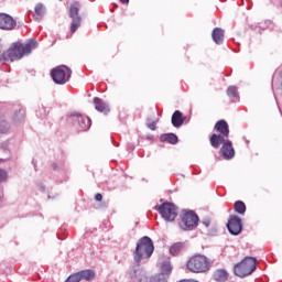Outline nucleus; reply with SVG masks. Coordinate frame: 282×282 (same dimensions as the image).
Masks as SVG:
<instances>
[{
  "label": "nucleus",
  "instance_id": "obj_1",
  "mask_svg": "<svg viewBox=\"0 0 282 282\" xmlns=\"http://www.w3.org/2000/svg\"><path fill=\"white\" fill-rule=\"evenodd\" d=\"M39 47V42L36 40H30L29 43H13L11 47L2 54V57L6 61H21L24 54H31L32 50H36Z\"/></svg>",
  "mask_w": 282,
  "mask_h": 282
},
{
  "label": "nucleus",
  "instance_id": "obj_2",
  "mask_svg": "<svg viewBox=\"0 0 282 282\" xmlns=\"http://www.w3.org/2000/svg\"><path fill=\"white\" fill-rule=\"evenodd\" d=\"M155 247L153 246V240L149 236H144L138 240L135 250L133 252L134 262L140 265L142 259H151Z\"/></svg>",
  "mask_w": 282,
  "mask_h": 282
},
{
  "label": "nucleus",
  "instance_id": "obj_3",
  "mask_svg": "<svg viewBox=\"0 0 282 282\" xmlns=\"http://www.w3.org/2000/svg\"><path fill=\"white\" fill-rule=\"evenodd\" d=\"M215 130L219 134H212L209 142L214 149H219L221 147V143L226 142L230 135V128L228 126V122L226 120H219L215 124Z\"/></svg>",
  "mask_w": 282,
  "mask_h": 282
},
{
  "label": "nucleus",
  "instance_id": "obj_4",
  "mask_svg": "<svg viewBox=\"0 0 282 282\" xmlns=\"http://www.w3.org/2000/svg\"><path fill=\"white\" fill-rule=\"evenodd\" d=\"M257 270V258L247 257L240 263L236 264L234 268V272L236 276H250L252 272Z\"/></svg>",
  "mask_w": 282,
  "mask_h": 282
},
{
  "label": "nucleus",
  "instance_id": "obj_5",
  "mask_svg": "<svg viewBox=\"0 0 282 282\" xmlns=\"http://www.w3.org/2000/svg\"><path fill=\"white\" fill-rule=\"evenodd\" d=\"M210 269V262H208V258L202 254H197L192 257L187 261V270L189 272H194L196 274H199L202 272H207V270Z\"/></svg>",
  "mask_w": 282,
  "mask_h": 282
},
{
  "label": "nucleus",
  "instance_id": "obj_6",
  "mask_svg": "<svg viewBox=\"0 0 282 282\" xmlns=\"http://www.w3.org/2000/svg\"><path fill=\"white\" fill-rule=\"evenodd\" d=\"M51 77L56 85H65L72 78V68L61 65L51 70Z\"/></svg>",
  "mask_w": 282,
  "mask_h": 282
},
{
  "label": "nucleus",
  "instance_id": "obj_7",
  "mask_svg": "<svg viewBox=\"0 0 282 282\" xmlns=\"http://www.w3.org/2000/svg\"><path fill=\"white\" fill-rule=\"evenodd\" d=\"M197 224H199V217L195 212L188 210L184 212L181 219V228L182 230H195L197 228Z\"/></svg>",
  "mask_w": 282,
  "mask_h": 282
},
{
  "label": "nucleus",
  "instance_id": "obj_8",
  "mask_svg": "<svg viewBox=\"0 0 282 282\" xmlns=\"http://www.w3.org/2000/svg\"><path fill=\"white\" fill-rule=\"evenodd\" d=\"M68 122H72L78 131H88V129L91 127V119L89 117H83V115L78 112H73L68 117Z\"/></svg>",
  "mask_w": 282,
  "mask_h": 282
},
{
  "label": "nucleus",
  "instance_id": "obj_9",
  "mask_svg": "<svg viewBox=\"0 0 282 282\" xmlns=\"http://www.w3.org/2000/svg\"><path fill=\"white\" fill-rule=\"evenodd\" d=\"M159 213L165 221H175L177 217V207L173 203H163L159 207Z\"/></svg>",
  "mask_w": 282,
  "mask_h": 282
},
{
  "label": "nucleus",
  "instance_id": "obj_10",
  "mask_svg": "<svg viewBox=\"0 0 282 282\" xmlns=\"http://www.w3.org/2000/svg\"><path fill=\"white\" fill-rule=\"evenodd\" d=\"M80 10V4L75 2L70 6L69 8V17L73 20L72 25H70V32H76L78 28H80V23L83 21V18L78 15V12Z\"/></svg>",
  "mask_w": 282,
  "mask_h": 282
},
{
  "label": "nucleus",
  "instance_id": "obj_11",
  "mask_svg": "<svg viewBox=\"0 0 282 282\" xmlns=\"http://www.w3.org/2000/svg\"><path fill=\"white\" fill-rule=\"evenodd\" d=\"M227 228L230 235H241L243 226L241 225V219L239 218V216H230V219L227 224Z\"/></svg>",
  "mask_w": 282,
  "mask_h": 282
},
{
  "label": "nucleus",
  "instance_id": "obj_12",
  "mask_svg": "<svg viewBox=\"0 0 282 282\" xmlns=\"http://www.w3.org/2000/svg\"><path fill=\"white\" fill-rule=\"evenodd\" d=\"M17 28V21L8 13H0V30H14Z\"/></svg>",
  "mask_w": 282,
  "mask_h": 282
},
{
  "label": "nucleus",
  "instance_id": "obj_13",
  "mask_svg": "<svg viewBox=\"0 0 282 282\" xmlns=\"http://www.w3.org/2000/svg\"><path fill=\"white\" fill-rule=\"evenodd\" d=\"M220 144H223L220 155L224 158V160H232V158H235V148H232V141L225 139V142Z\"/></svg>",
  "mask_w": 282,
  "mask_h": 282
},
{
  "label": "nucleus",
  "instance_id": "obj_14",
  "mask_svg": "<svg viewBox=\"0 0 282 282\" xmlns=\"http://www.w3.org/2000/svg\"><path fill=\"white\" fill-rule=\"evenodd\" d=\"M95 109L99 111L100 113H109V105L107 102L102 101V99L96 97L94 99Z\"/></svg>",
  "mask_w": 282,
  "mask_h": 282
},
{
  "label": "nucleus",
  "instance_id": "obj_15",
  "mask_svg": "<svg viewBox=\"0 0 282 282\" xmlns=\"http://www.w3.org/2000/svg\"><path fill=\"white\" fill-rule=\"evenodd\" d=\"M212 39L216 45L224 43V30L221 28H215L212 33Z\"/></svg>",
  "mask_w": 282,
  "mask_h": 282
},
{
  "label": "nucleus",
  "instance_id": "obj_16",
  "mask_svg": "<svg viewBox=\"0 0 282 282\" xmlns=\"http://www.w3.org/2000/svg\"><path fill=\"white\" fill-rule=\"evenodd\" d=\"M172 124L176 128H180L184 124V115H182V111H174V113L172 115Z\"/></svg>",
  "mask_w": 282,
  "mask_h": 282
},
{
  "label": "nucleus",
  "instance_id": "obj_17",
  "mask_svg": "<svg viewBox=\"0 0 282 282\" xmlns=\"http://www.w3.org/2000/svg\"><path fill=\"white\" fill-rule=\"evenodd\" d=\"M129 276L133 281L142 282V269H140V267L130 269Z\"/></svg>",
  "mask_w": 282,
  "mask_h": 282
},
{
  "label": "nucleus",
  "instance_id": "obj_18",
  "mask_svg": "<svg viewBox=\"0 0 282 282\" xmlns=\"http://www.w3.org/2000/svg\"><path fill=\"white\" fill-rule=\"evenodd\" d=\"M34 19L35 21H41L45 17V6L43 3H37L34 9Z\"/></svg>",
  "mask_w": 282,
  "mask_h": 282
},
{
  "label": "nucleus",
  "instance_id": "obj_19",
  "mask_svg": "<svg viewBox=\"0 0 282 282\" xmlns=\"http://www.w3.org/2000/svg\"><path fill=\"white\" fill-rule=\"evenodd\" d=\"M161 270L164 276H166V274H170L171 272H173V265H171V259L166 258L165 260L162 261L161 263Z\"/></svg>",
  "mask_w": 282,
  "mask_h": 282
},
{
  "label": "nucleus",
  "instance_id": "obj_20",
  "mask_svg": "<svg viewBox=\"0 0 282 282\" xmlns=\"http://www.w3.org/2000/svg\"><path fill=\"white\" fill-rule=\"evenodd\" d=\"M214 279L215 281H218V282L228 281V272L224 269H218L214 273Z\"/></svg>",
  "mask_w": 282,
  "mask_h": 282
},
{
  "label": "nucleus",
  "instance_id": "obj_21",
  "mask_svg": "<svg viewBox=\"0 0 282 282\" xmlns=\"http://www.w3.org/2000/svg\"><path fill=\"white\" fill-rule=\"evenodd\" d=\"M161 142H169L170 144L177 143V135L175 133H166L160 137Z\"/></svg>",
  "mask_w": 282,
  "mask_h": 282
},
{
  "label": "nucleus",
  "instance_id": "obj_22",
  "mask_svg": "<svg viewBox=\"0 0 282 282\" xmlns=\"http://www.w3.org/2000/svg\"><path fill=\"white\" fill-rule=\"evenodd\" d=\"M80 281H91L96 273L91 270H83L78 272Z\"/></svg>",
  "mask_w": 282,
  "mask_h": 282
},
{
  "label": "nucleus",
  "instance_id": "obj_23",
  "mask_svg": "<svg viewBox=\"0 0 282 282\" xmlns=\"http://www.w3.org/2000/svg\"><path fill=\"white\" fill-rule=\"evenodd\" d=\"M183 248L184 245L182 242H176L170 248V253H172L173 257H176V254H180Z\"/></svg>",
  "mask_w": 282,
  "mask_h": 282
},
{
  "label": "nucleus",
  "instance_id": "obj_24",
  "mask_svg": "<svg viewBox=\"0 0 282 282\" xmlns=\"http://www.w3.org/2000/svg\"><path fill=\"white\" fill-rule=\"evenodd\" d=\"M235 210L239 215H245L246 214V204L243 202H241V200H237L235 203Z\"/></svg>",
  "mask_w": 282,
  "mask_h": 282
},
{
  "label": "nucleus",
  "instance_id": "obj_25",
  "mask_svg": "<svg viewBox=\"0 0 282 282\" xmlns=\"http://www.w3.org/2000/svg\"><path fill=\"white\" fill-rule=\"evenodd\" d=\"M10 131V123L3 119L0 118V133H8Z\"/></svg>",
  "mask_w": 282,
  "mask_h": 282
},
{
  "label": "nucleus",
  "instance_id": "obj_26",
  "mask_svg": "<svg viewBox=\"0 0 282 282\" xmlns=\"http://www.w3.org/2000/svg\"><path fill=\"white\" fill-rule=\"evenodd\" d=\"M25 118V111L24 110H17L13 115L14 122H21Z\"/></svg>",
  "mask_w": 282,
  "mask_h": 282
},
{
  "label": "nucleus",
  "instance_id": "obj_27",
  "mask_svg": "<svg viewBox=\"0 0 282 282\" xmlns=\"http://www.w3.org/2000/svg\"><path fill=\"white\" fill-rule=\"evenodd\" d=\"M150 282H167L166 275H164L163 273H160L158 275L152 276Z\"/></svg>",
  "mask_w": 282,
  "mask_h": 282
},
{
  "label": "nucleus",
  "instance_id": "obj_28",
  "mask_svg": "<svg viewBox=\"0 0 282 282\" xmlns=\"http://www.w3.org/2000/svg\"><path fill=\"white\" fill-rule=\"evenodd\" d=\"M227 96H229L230 98H237V88L235 86H229L227 89Z\"/></svg>",
  "mask_w": 282,
  "mask_h": 282
},
{
  "label": "nucleus",
  "instance_id": "obj_29",
  "mask_svg": "<svg viewBox=\"0 0 282 282\" xmlns=\"http://www.w3.org/2000/svg\"><path fill=\"white\" fill-rule=\"evenodd\" d=\"M50 113V111H47L46 109H45V107H40V109L37 110V113H36V116H37V118H47V115Z\"/></svg>",
  "mask_w": 282,
  "mask_h": 282
},
{
  "label": "nucleus",
  "instance_id": "obj_30",
  "mask_svg": "<svg viewBox=\"0 0 282 282\" xmlns=\"http://www.w3.org/2000/svg\"><path fill=\"white\" fill-rule=\"evenodd\" d=\"M80 274L77 272V273H74L72 275H69L65 282H80Z\"/></svg>",
  "mask_w": 282,
  "mask_h": 282
},
{
  "label": "nucleus",
  "instance_id": "obj_31",
  "mask_svg": "<svg viewBox=\"0 0 282 282\" xmlns=\"http://www.w3.org/2000/svg\"><path fill=\"white\" fill-rule=\"evenodd\" d=\"M8 182V171L0 167V183Z\"/></svg>",
  "mask_w": 282,
  "mask_h": 282
},
{
  "label": "nucleus",
  "instance_id": "obj_32",
  "mask_svg": "<svg viewBox=\"0 0 282 282\" xmlns=\"http://www.w3.org/2000/svg\"><path fill=\"white\" fill-rule=\"evenodd\" d=\"M202 224H203L206 228H208V226H210V218H205V219H203Z\"/></svg>",
  "mask_w": 282,
  "mask_h": 282
},
{
  "label": "nucleus",
  "instance_id": "obj_33",
  "mask_svg": "<svg viewBox=\"0 0 282 282\" xmlns=\"http://www.w3.org/2000/svg\"><path fill=\"white\" fill-rule=\"evenodd\" d=\"M95 199L97 202H102V194H96Z\"/></svg>",
  "mask_w": 282,
  "mask_h": 282
},
{
  "label": "nucleus",
  "instance_id": "obj_34",
  "mask_svg": "<svg viewBox=\"0 0 282 282\" xmlns=\"http://www.w3.org/2000/svg\"><path fill=\"white\" fill-rule=\"evenodd\" d=\"M149 129H151V131H155V123H150Z\"/></svg>",
  "mask_w": 282,
  "mask_h": 282
},
{
  "label": "nucleus",
  "instance_id": "obj_35",
  "mask_svg": "<svg viewBox=\"0 0 282 282\" xmlns=\"http://www.w3.org/2000/svg\"><path fill=\"white\" fill-rule=\"evenodd\" d=\"M121 3H129V0H120Z\"/></svg>",
  "mask_w": 282,
  "mask_h": 282
},
{
  "label": "nucleus",
  "instance_id": "obj_36",
  "mask_svg": "<svg viewBox=\"0 0 282 282\" xmlns=\"http://www.w3.org/2000/svg\"><path fill=\"white\" fill-rule=\"evenodd\" d=\"M40 191H42V193L45 192V187H44V186H41V187H40Z\"/></svg>",
  "mask_w": 282,
  "mask_h": 282
},
{
  "label": "nucleus",
  "instance_id": "obj_37",
  "mask_svg": "<svg viewBox=\"0 0 282 282\" xmlns=\"http://www.w3.org/2000/svg\"><path fill=\"white\" fill-rule=\"evenodd\" d=\"M48 199H52V196H51V195H48Z\"/></svg>",
  "mask_w": 282,
  "mask_h": 282
}]
</instances>
